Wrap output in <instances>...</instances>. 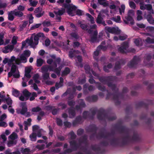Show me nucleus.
<instances>
[{
  "instance_id": "de8ad7c7",
  "label": "nucleus",
  "mask_w": 154,
  "mask_h": 154,
  "mask_svg": "<svg viewBox=\"0 0 154 154\" xmlns=\"http://www.w3.org/2000/svg\"><path fill=\"white\" fill-rule=\"evenodd\" d=\"M75 112L74 110L72 108L70 109L69 111V114L70 118L73 117L75 115Z\"/></svg>"
},
{
  "instance_id": "f257e3e1",
  "label": "nucleus",
  "mask_w": 154,
  "mask_h": 154,
  "mask_svg": "<svg viewBox=\"0 0 154 154\" xmlns=\"http://www.w3.org/2000/svg\"><path fill=\"white\" fill-rule=\"evenodd\" d=\"M93 136L91 135L90 138ZM97 138L102 139L103 141L100 142V144L106 146L109 143L113 146H122L135 143L140 142L141 138L139 135H95Z\"/></svg>"
},
{
  "instance_id": "393cba45",
  "label": "nucleus",
  "mask_w": 154,
  "mask_h": 154,
  "mask_svg": "<svg viewBox=\"0 0 154 154\" xmlns=\"http://www.w3.org/2000/svg\"><path fill=\"white\" fill-rule=\"evenodd\" d=\"M79 103L80 104L79 106H76V109L78 110L81 109V108L84 107L85 105V103L83 102L82 100H79Z\"/></svg>"
},
{
  "instance_id": "69168bd1",
  "label": "nucleus",
  "mask_w": 154,
  "mask_h": 154,
  "mask_svg": "<svg viewBox=\"0 0 154 154\" xmlns=\"http://www.w3.org/2000/svg\"><path fill=\"white\" fill-rule=\"evenodd\" d=\"M94 0H92L91 3V6L93 8L95 9L97 8V5L96 4L94 3Z\"/></svg>"
},
{
  "instance_id": "e2e57ef3",
  "label": "nucleus",
  "mask_w": 154,
  "mask_h": 154,
  "mask_svg": "<svg viewBox=\"0 0 154 154\" xmlns=\"http://www.w3.org/2000/svg\"><path fill=\"white\" fill-rule=\"evenodd\" d=\"M18 138V135H9L8 138L10 139V140H17V139Z\"/></svg>"
},
{
  "instance_id": "4be33fe9",
  "label": "nucleus",
  "mask_w": 154,
  "mask_h": 154,
  "mask_svg": "<svg viewBox=\"0 0 154 154\" xmlns=\"http://www.w3.org/2000/svg\"><path fill=\"white\" fill-rule=\"evenodd\" d=\"M71 146L74 151L77 150L78 147V144L75 140H73L69 142Z\"/></svg>"
},
{
  "instance_id": "20e7f679",
  "label": "nucleus",
  "mask_w": 154,
  "mask_h": 154,
  "mask_svg": "<svg viewBox=\"0 0 154 154\" xmlns=\"http://www.w3.org/2000/svg\"><path fill=\"white\" fill-rule=\"evenodd\" d=\"M134 11L133 10H129L128 12V16L126 17L123 19V21L126 24L130 23L131 25H133L134 23V21L132 16L134 15Z\"/></svg>"
},
{
  "instance_id": "dca6fc26",
  "label": "nucleus",
  "mask_w": 154,
  "mask_h": 154,
  "mask_svg": "<svg viewBox=\"0 0 154 154\" xmlns=\"http://www.w3.org/2000/svg\"><path fill=\"white\" fill-rule=\"evenodd\" d=\"M29 54V51L26 50L24 51L23 54L21 55L20 58H19L20 60L21 63H25L26 62V57Z\"/></svg>"
},
{
  "instance_id": "a878e982",
  "label": "nucleus",
  "mask_w": 154,
  "mask_h": 154,
  "mask_svg": "<svg viewBox=\"0 0 154 154\" xmlns=\"http://www.w3.org/2000/svg\"><path fill=\"white\" fill-rule=\"evenodd\" d=\"M13 11V14L14 15L19 17H22L23 15V13L20 11H18L16 9H15Z\"/></svg>"
},
{
  "instance_id": "6ab92c4d",
  "label": "nucleus",
  "mask_w": 154,
  "mask_h": 154,
  "mask_svg": "<svg viewBox=\"0 0 154 154\" xmlns=\"http://www.w3.org/2000/svg\"><path fill=\"white\" fill-rule=\"evenodd\" d=\"M139 61V58L137 57H134L133 60L131 62L128 64V66L131 67L135 66V65L138 63Z\"/></svg>"
},
{
  "instance_id": "2eb2a0df",
  "label": "nucleus",
  "mask_w": 154,
  "mask_h": 154,
  "mask_svg": "<svg viewBox=\"0 0 154 154\" xmlns=\"http://www.w3.org/2000/svg\"><path fill=\"white\" fill-rule=\"evenodd\" d=\"M65 10L63 8H55L54 9V12L56 16H61L65 12Z\"/></svg>"
},
{
  "instance_id": "774afa93",
  "label": "nucleus",
  "mask_w": 154,
  "mask_h": 154,
  "mask_svg": "<svg viewBox=\"0 0 154 154\" xmlns=\"http://www.w3.org/2000/svg\"><path fill=\"white\" fill-rule=\"evenodd\" d=\"M6 101L7 104L9 106H11L12 104V100L10 98H8L6 100Z\"/></svg>"
},
{
  "instance_id": "a211bd4d",
  "label": "nucleus",
  "mask_w": 154,
  "mask_h": 154,
  "mask_svg": "<svg viewBox=\"0 0 154 154\" xmlns=\"http://www.w3.org/2000/svg\"><path fill=\"white\" fill-rule=\"evenodd\" d=\"M14 46L12 45H8L2 49V51L4 53H7L11 51L13 49Z\"/></svg>"
},
{
  "instance_id": "c9c22d12",
  "label": "nucleus",
  "mask_w": 154,
  "mask_h": 154,
  "mask_svg": "<svg viewBox=\"0 0 154 154\" xmlns=\"http://www.w3.org/2000/svg\"><path fill=\"white\" fill-rule=\"evenodd\" d=\"M37 66L38 67H40L42 66L43 63V60L41 58L38 59L37 60Z\"/></svg>"
},
{
  "instance_id": "6e6552de",
  "label": "nucleus",
  "mask_w": 154,
  "mask_h": 154,
  "mask_svg": "<svg viewBox=\"0 0 154 154\" xmlns=\"http://www.w3.org/2000/svg\"><path fill=\"white\" fill-rule=\"evenodd\" d=\"M91 148L93 151L97 153L96 154H103L105 153V150L103 147H100L97 144L91 145Z\"/></svg>"
},
{
  "instance_id": "e433bc0d",
  "label": "nucleus",
  "mask_w": 154,
  "mask_h": 154,
  "mask_svg": "<svg viewBox=\"0 0 154 154\" xmlns=\"http://www.w3.org/2000/svg\"><path fill=\"white\" fill-rule=\"evenodd\" d=\"M13 11H11L8 13V19L11 21L13 20L14 19V17L13 15Z\"/></svg>"
},
{
  "instance_id": "9d476101",
  "label": "nucleus",
  "mask_w": 154,
  "mask_h": 154,
  "mask_svg": "<svg viewBox=\"0 0 154 154\" xmlns=\"http://www.w3.org/2000/svg\"><path fill=\"white\" fill-rule=\"evenodd\" d=\"M29 79V68L26 67L25 69V74L24 77L23 78L22 86L23 87L26 86V83Z\"/></svg>"
},
{
  "instance_id": "5fc2aeb1",
  "label": "nucleus",
  "mask_w": 154,
  "mask_h": 154,
  "mask_svg": "<svg viewBox=\"0 0 154 154\" xmlns=\"http://www.w3.org/2000/svg\"><path fill=\"white\" fill-rule=\"evenodd\" d=\"M112 67V65L111 64H109L107 65V66H105L104 67L103 69L104 71L106 72H108L109 69L111 68Z\"/></svg>"
},
{
  "instance_id": "6e6d98bb",
  "label": "nucleus",
  "mask_w": 154,
  "mask_h": 154,
  "mask_svg": "<svg viewBox=\"0 0 154 154\" xmlns=\"http://www.w3.org/2000/svg\"><path fill=\"white\" fill-rule=\"evenodd\" d=\"M12 94L16 97H17L20 95V92L17 90L14 89L12 91Z\"/></svg>"
},
{
  "instance_id": "412c9836",
  "label": "nucleus",
  "mask_w": 154,
  "mask_h": 154,
  "mask_svg": "<svg viewBox=\"0 0 154 154\" xmlns=\"http://www.w3.org/2000/svg\"><path fill=\"white\" fill-rule=\"evenodd\" d=\"M85 69L86 73H89L90 74L92 73L94 76L98 77V75L95 72H94L92 69H90V67L88 65H85L84 67Z\"/></svg>"
},
{
  "instance_id": "603ef678",
  "label": "nucleus",
  "mask_w": 154,
  "mask_h": 154,
  "mask_svg": "<svg viewBox=\"0 0 154 154\" xmlns=\"http://www.w3.org/2000/svg\"><path fill=\"white\" fill-rule=\"evenodd\" d=\"M30 5L32 6L35 7L38 3V1H33L32 0H29Z\"/></svg>"
},
{
  "instance_id": "3c124183",
  "label": "nucleus",
  "mask_w": 154,
  "mask_h": 154,
  "mask_svg": "<svg viewBox=\"0 0 154 154\" xmlns=\"http://www.w3.org/2000/svg\"><path fill=\"white\" fill-rule=\"evenodd\" d=\"M27 111V109L25 106H23L21 111L20 113L21 114L25 115Z\"/></svg>"
},
{
  "instance_id": "ea45409f",
  "label": "nucleus",
  "mask_w": 154,
  "mask_h": 154,
  "mask_svg": "<svg viewBox=\"0 0 154 154\" xmlns=\"http://www.w3.org/2000/svg\"><path fill=\"white\" fill-rule=\"evenodd\" d=\"M103 20V19L101 15L100 14L98 15L96 20L97 23L98 24H100Z\"/></svg>"
},
{
  "instance_id": "13d9d810",
  "label": "nucleus",
  "mask_w": 154,
  "mask_h": 154,
  "mask_svg": "<svg viewBox=\"0 0 154 154\" xmlns=\"http://www.w3.org/2000/svg\"><path fill=\"white\" fill-rule=\"evenodd\" d=\"M17 39L18 37L17 36H14L11 41L12 43L14 45H16L17 43Z\"/></svg>"
},
{
  "instance_id": "37998d69",
  "label": "nucleus",
  "mask_w": 154,
  "mask_h": 154,
  "mask_svg": "<svg viewBox=\"0 0 154 154\" xmlns=\"http://www.w3.org/2000/svg\"><path fill=\"white\" fill-rule=\"evenodd\" d=\"M98 3L104 6H106L108 5V3L106 2V0H97Z\"/></svg>"
},
{
  "instance_id": "a18cd8bd",
  "label": "nucleus",
  "mask_w": 154,
  "mask_h": 154,
  "mask_svg": "<svg viewBox=\"0 0 154 154\" xmlns=\"http://www.w3.org/2000/svg\"><path fill=\"white\" fill-rule=\"evenodd\" d=\"M43 26H49L51 25V23L50 21L45 20L42 23Z\"/></svg>"
},
{
  "instance_id": "09e8293b",
  "label": "nucleus",
  "mask_w": 154,
  "mask_h": 154,
  "mask_svg": "<svg viewBox=\"0 0 154 154\" xmlns=\"http://www.w3.org/2000/svg\"><path fill=\"white\" fill-rule=\"evenodd\" d=\"M24 126V129L25 130L28 129V126L29 125V119H27V121H24L23 123Z\"/></svg>"
},
{
  "instance_id": "423d86ee",
  "label": "nucleus",
  "mask_w": 154,
  "mask_h": 154,
  "mask_svg": "<svg viewBox=\"0 0 154 154\" xmlns=\"http://www.w3.org/2000/svg\"><path fill=\"white\" fill-rule=\"evenodd\" d=\"M12 75L14 78H18L20 77L19 72L17 69V66L13 63L12 66L11 71L8 73V77H10Z\"/></svg>"
},
{
  "instance_id": "864d4df0",
  "label": "nucleus",
  "mask_w": 154,
  "mask_h": 154,
  "mask_svg": "<svg viewBox=\"0 0 154 154\" xmlns=\"http://www.w3.org/2000/svg\"><path fill=\"white\" fill-rule=\"evenodd\" d=\"M112 20L116 22L120 23L121 21V18L120 16H118L116 17L112 18Z\"/></svg>"
},
{
  "instance_id": "052dcab7",
  "label": "nucleus",
  "mask_w": 154,
  "mask_h": 154,
  "mask_svg": "<svg viewBox=\"0 0 154 154\" xmlns=\"http://www.w3.org/2000/svg\"><path fill=\"white\" fill-rule=\"evenodd\" d=\"M45 147V144H42L41 145H37L36 146V148L39 150H41L44 149Z\"/></svg>"
},
{
  "instance_id": "0e129e2a",
  "label": "nucleus",
  "mask_w": 154,
  "mask_h": 154,
  "mask_svg": "<svg viewBox=\"0 0 154 154\" xmlns=\"http://www.w3.org/2000/svg\"><path fill=\"white\" fill-rule=\"evenodd\" d=\"M129 5L130 7L132 8L135 9L136 8V5L133 2L130 1L129 2Z\"/></svg>"
},
{
  "instance_id": "79ce46f5",
  "label": "nucleus",
  "mask_w": 154,
  "mask_h": 154,
  "mask_svg": "<svg viewBox=\"0 0 154 154\" xmlns=\"http://www.w3.org/2000/svg\"><path fill=\"white\" fill-rule=\"evenodd\" d=\"M90 29H89L88 32L89 34H91L93 32L92 29H96L97 28V26L96 24H94L93 25L90 26Z\"/></svg>"
},
{
  "instance_id": "473e14b6",
  "label": "nucleus",
  "mask_w": 154,
  "mask_h": 154,
  "mask_svg": "<svg viewBox=\"0 0 154 154\" xmlns=\"http://www.w3.org/2000/svg\"><path fill=\"white\" fill-rule=\"evenodd\" d=\"M70 72L69 69L68 67H66L65 68L64 70L62 72V76H63L67 75Z\"/></svg>"
},
{
  "instance_id": "b1692460",
  "label": "nucleus",
  "mask_w": 154,
  "mask_h": 154,
  "mask_svg": "<svg viewBox=\"0 0 154 154\" xmlns=\"http://www.w3.org/2000/svg\"><path fill=\"white\" fill-rule=\"evenodd\" d=\"M22 44V47H21L22 50L24 48L28 47L29 45V38H27L26 40L23 41Z\"/></svg>"
},
{
  "instance_id": "cd10ccee",
  "label": "nucleus",
  "mask_w": 154,
  "mask_h": 154,
  "mask_svg": "<svg viewBox=\"0 0 154 154\" xmlns=\"http://www.w3.org/2000/svg\"><path fill=\"white\" fill-rule=\"evenodd\" d=\"M17 143V140H10L8 142V146L9 147H11L13 145H16Z\"/></svg>"
},
{
  "instance_id": "9b49d317",
  "label": "nucleus",
  "mask_w": 154,
  "mask_h": 154,
  "mask_svg": "<svg viewBox=\"0 0 154 154\" xmlns=\"http://www.w3.org/2000/svg\"><path fill=\"white\" fill-rule=\"evenodd\" d=\"M105 29L106 32L115 34H118L120 33V30H119L118 28L114 27L106 26Z\"/></svg>"
},
{
  "instance_id": "8fccbe9b",
  "label": "nucleus",
  "mask_w": 154,
  "mask_h": 154,
  "mask_svg": "<svg viewBox=\"0 0 154 154\" xmlns=\"http://www.w3.org/2000/svg\"><path fill=\"white\" fill-rule=\"evenodd\" d=\"M4 34L3 33H0V45L4 44Z\"/></svg>"
},
{
  "instance_id": "4468645a",
  "label": "nucleus",
  "mask_w": 154,
  "mask_h": 154,
  "mask_svg": "<svg viewBox=\"0 0 154 154\" xmlns=\"http://www.w3.org/2000/svg\"><path fill=\"white\" fill-rule=\"evenodd\" d=\"M128 47V43L127 42H124L122 45L121 47L118 49V50L122 53H124L127 51Z\"/></svg>"
},
{
  "instance_id": "c756f323",
  "label": "nucleus",
  "mask_w": 154,
  "mask_h": 154,
  "mask_svg": "<svg viewBox=\"0 0 154 154\" xmlns=\"http://www.w3.org/2000/svg\"><path fill=\"white\" fill-rule=\"evenodd\" d=\"M82 58L81 56H79L77 57L76 61L77 66H80L81 67L82 66L81 63L82 61Z\"/></svg>"
},
{
  "instance_id": "39448f33",
  "label": "nucleus",
  "mask_w": 154,
  "mask_h": 154,
  "mask_svg": "<svg viewBox=\"0 0 154 154\" xmlns=\"http://www.w3.org/2000/svg\"><path fill=\"white\" fill-rule=\"evenodd\" d=\"M64 7L67 9V12L68 14L72 16L76 14L77 7L73 5L64 4Z\"/></svg>"
},
{
  "instance_id": "f704fd0d",
  "label": "nucleus",
  "mask_w": 154,
  "mask_h": 154,
  "mask_svg": "<svg viewBox=\"0 0 154 154\" xmlns=\"http://www.w3.org/2000/svg\"><path fill=\"white\" fill-rule=\"evenodd\" d=\"M146 9L148 11H150V12L152 14H154V11L152 9V7L150 4L145 5Z\"/></svg>"
},
{
  "instance_id": "a19ab883",
  "label": "nucleus",
  "mask_w": 154,
  "mask_h": 154,
  "mask_svg": "<svg viewBox=\"0 0 154 154\" xmlns=\"http://www.w3.org/2000/svg\"><path fill=\"white\" fill-rule=\"evenodd\" d=\"M134 42L135 44L137 46L141 45L142 43L141 39L140 38L135 39Z\"/></svg>"
},
{
  "instance_id": "1a4fd4ad",
  "label": "nucleus",
  "mask_w": 154,
  "mask_h": 154,
  "mask_svg": "<svg viewBox=\"0 0 154 154\" xmlns=\"http://www.w3.org/2000/svg\"><path fill=\"white\" fill-rule=\"evenodd\" d=\"M97 34V30H95L94 33V35L91 37L90 41L91 42H98L99 40H102V37L103 35V33L102 32H101L99 33L98 38H96V36Z\"/></svg>"
},
{
  "instance_id": "f03ea898",
  "label": "nucleus",
  "mask_w": 154,
  "mask_h": 154,
  "mask_svg": "<svg viewBox=\"0 0 154 154\" xmlns=\"http://www.w3.org/2000/svg\"><path fill=\"white\" fill-rule=\"evenodd\" d=\"M60 58H58L56 59L54 64L53 66L46 65L42 67V72L43 73L42 75L44 80H47L50 78L49 73L48 72V71H54L57 74H60L62 67L60 64Z\"/></svg>"
},
{
  "instance_id": "aec40b11",
  "label": "nucleus",
  "mask_w": 154,
  "mask_h": 154,
  "mask_svg": "<svg viewBox=\"0 0 154 154\" xmlns=\"http://www.w3.org/2000/svg\"><path fill=\"white\" fill-rule=\"evenodd\" d=\"M34 12L35 14H37L36 16L38 17H41L43 14L44 13L42 11V8L39 7L37 8L34 11Z\"/></svg>"
},
{
  "instance_id": "7ed1b4c3",
  "label": "nucleus",
  "mask_w": 154,
  "mask_h": 154,
  "mask_svg": "<svg viewBox=\"0 0 154 154\" xmlns=\"http://www.w3.org/2000/svg\"><path fill=\"white\" fill-rule=\"evenodd\" d=\"M44 37V33L42 32H39L36 34L35 33L32 34L29 39V45L32 47H34L38 44L39 38Z\"/></svg>"
},
{
  "instance_id": "0eeeda50",
  "label": "nucleus",
  "mask_w": 154,
  "mask_h": 154,
  "mask_svg": "<svg viewBox=\"0 0 154 154\" xmlns=\"http://www.w3.org/2000/svg\"><path fill=\"white\" fill-rule=\"evenodd\" d=\"M14 61L15 63L19 65L21 63V61L19 57L17 58L14 56H12L11 57L10 59H8V58H5L3 61V63L4 64H6L8 63V65H10Z\"/></svg>"
},
{
  "instance_id": "f3484780",
  "label": "nucleus",
  "mask_w": 154,
  "mask_h": 154,
  "mask_svg": "<svg viewBox=\"0 0 154 154\" xmlns=\"http://www.w3.org/2000/svg\"><path fill=\"white\" fill-rule=\"evenodd\" d=\"M87 136L83 135L82 138H80L78 139V141L80 144L83 143L85 146H88Z\"/></svg>"
},
{
  "instance_id": "f8f14e48",
  "label": "nucleus",
  "mask_w": 154,
  "mask_h": 154,
  "mask_svg": "<svg viewBox=\"0 0 154 154\" xmlns=\"http://www.w3.org/2000/svg\"><path fill=\"white\" fill-rule=\"evenodd\" d=\"M32 129L34 135H41L44 134L45 132L42 129H40L37 125L33 126Z\"/></svg>"
},
{
  "instance_id": "72a5a7b5",
  "label": "nucleus",
  "mask_w": 154,
  "mask_h": 154,
  "mask_svg": "<svg viewBox=\"0 0 154 154\" xmlns=\"http://www.w3.org/2000/svg\"><path fill=\"white\" fill-rule=\"evenodd\" d=\"M86 15L89 19V20L91 23H95L94 18L91 15L88 13H87Z\"/></svg>"
},
{
  "instance_id": "2f4dec72",
  "label": "nucleus",
  "mask_w": 154,
  "mask_h": 154,
  "mask_svg": "<svg viewBox=\"0 0 154 154\" xmlns=\"http://www.w3.org/2000/svg\"><path fill=\"white\" fill-rule=\"evenodd\" d=\"M147 19L149 22L152 24L154 23V18H153L152 16L149 15L147 16Z\"/></svg>"
},
{
  "instance_id": "bf43d9fd",
  "label": "nucleus",
  "mask_w": 154,
  "mask_h": 154,
  "mask_svg": "<svg viewBox=\"0 0 154 154\" xmlns=\"http://www.w3.org/2000/svg\"><path fill=\"white\" fill-rule=\"evenodd\" d=\"M42 135H29V138L32 141H35L36 139V137H40Z\"/></svg>"
},
{
  "instance_id": "bb28decb",
  "label": "nucleus",
  "mask_w": 154,
  "mask_h": 154,
  "mask_svg": "<svg viewBox=\"0 0 154 154\" xmlns=\"http://www.w3.org/2000/svg\"><path fill=\"white\" fill-rule=\"evenodd\" d=\"M78 24L80 26L81 28L84 30H88V26L86 24H82L81 22L79 21L78 22Z\"/></svg>"
},
{
  "instance_id": "58836bf2",
  "label": "nucleus",
  "mask_w": 154,
  "mask_h": 154,
  "mask_svg": "<svg viewBox=\"0 0 154 154\" xmlns=\"http://www.w3.org/2000/svg\"><path fill=\"white\" fill-rule=\"evenodd\" d=\"M37 96V94L35 92H33L32 93H29V100H32L35 99V97Z\"/></svg>"
},
{
  "instance_id": "49530a36",
  "label": "nucleus",
  "mask_w": 154,
  "mask_h": 154,
  "mask_svg": "<svg viewBox=\"0 0 154 154\" xmlns=\"http://www.w3.org/2000/svg\"><path fill=\"white\" fill-rule=\"evenodd\" d=\"M23 95L26 98H28L29 97V92L28 90L25 89L22 92Z\"/></svg>"
},
{
  "instance_id": "ddd939ff",
  "label": "nucleus",
  "mask_w": 154,
  "mask_h": 154,
  "mask_svg": "<svg viewBox=\"0 0 154 154\" xmlns=\"http://www.w3.org/2000/svg\"><path fill=\"white\" fill-rule=\"evenodd\" d=\"M82 146L80 148V150L83 152L85 153V154H94L91 151L88 149L87 147L88 146ZM75 154H84L81 152H78Z\"/></svg>"
},
{
  "instance_id": "5701e85b",
  "label": "nucleus",
  "mask_w": 154,
  "mask_h": 154,
  "mask_svg": "<svg viewBox=\"0 0 154 154\" xmlns=\"http://www.w3.org/2000/svg\"><path fill=\"white\" fill-rule=\"evenodd\" d=\"M106 48L105 47H104L103 46H102V45H100L98 46V47L97 48L96 50L95 51H94V58L96 59L95 57L97 56L99 54V51H98L99 49H101L102 50L104 51L105 50H106Z\"/></svg>"
},
{
  "instance_id": "4d7b16f0",
  "label": "nucleus",
  "mask_w": 154,
  "mask_h": 154,
  "mask_svg": "<svg viewBox=\"0 0 154 154\" xmlns=\"http://www.w3.org/2000/svg\"><path fill=\"white\" fill-rule=\"evenodd\" d=\"M76 52V51L75 50L71 51L69 52V57L71 58L73 57L75 55Z\"/></svg>"
},
{
  "instance_id": "338daca9",
  "label": "nucleus",
  "mask_w": 154,
  "mask_h": 154,
  "mask_svg": "<svg viewBox=\"0 0 154 154\" xmlns=\"http://www.w3.org/2000/svg\"><path fill=\"white\" fill-rule=\"evenodd\" d=\"M146 42L149 43H154V39H151L149 38H148L146 40Z\"/></svg>"
},
{
  "instance_id": "c03bdc74",
  "label": "nucleus",
  "mask_w": 154,
  "mask_h": 154,
  "mask_svg": "<svg viewBox=\"0 0 154 154\" xmlns=\"http://www.w3.org/2000/svg\"><path fill=\"white\" fill-rule=\"evenodd\" d=\"M125 6L124 5H121V8H119V13L121 15H122L125 12Z\"/></svg>"
},
{
  "instance_id": "680f3d73",
  "label": "nucleus",
  "mask_w": 154,
  "mask_h": 154,
  "mask_svg": "<svg viewBox=\"0 0 154 154\" xmlns=\"http://www.w3.org/2000/svg\"><path fill=\"white\" fill-rule=\"evenodd\" d=\"M41 25V23H38V24H36L34 25H33V26H32V27H31L30 28V29L31 30H32L34 29H35L38 28Z\"/></svg>"
},
{
  "instance_id": "c85d7f7f",
  "label": "nucleus",
  "mask_w": 154,
  "mask_h": 154,
  "mask_svg": "<svg viewBox=\"0 0 154 154\" xmlns=\"http://www.w3.org/2000/svg\"><path fill=\"white\" fill-rule=\"evenodd\" d=\"M39 75L38 74H35L33 76V79L35 82L37 84L40 83V81L39 80Z\"/></svg>"
},
{
  "instance_id": "7c9ffc66",
  "label": "nucleus",
  "mask_w": 154,
  "mask_h": 154,
  "mask_svg": "<svg viewBox=\"0 0 154 154\" xmlns=\"http://www.w3.org/2000/svg\"><path fill=\"white\" fill-rule=\"evenodd\" d=\"M137 19L138 20H141L142 18V12L140 10H137Z\"/></svg>"
},
{
  "instance_id": "4c0bfd02",
  "label": "nucleus",
  "mask_w": 154,
  "mask_h": 154,
  "mask_svg": "<svg viewBox=\"0 0 154 154\" xmlns=\"http://www.w3.org/2000/svg\"><path fill=\"white\" fill-rule=\"evenodd\" d=\"M20 151L23 154H28L29 153V148H27L24 149L22 147L20 148Z\"/></svg>"
}]
</instances>
